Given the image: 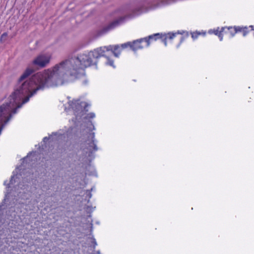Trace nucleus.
<instances>
[{
  "label": "nucleus",
  "mask_w": 254,
  "mask_h": 254,
  "mask_svg": "<svg viewBox=\"0 0 254 254\" xmlns=\"http://www.w3.org/2000/svg\"><path fill=\"white\" fill-rule=\"evenodd\" d=\"M129 44L100 47L88 53L79 55L77 57L64 60L53 67L38 72L29 80L26 78L34 72L27 68L20 77V101L22 104L28 101L37 91L46 87L62 85L76 78L84 75V69L96 65L98 59L105 56L107 51H111L115 57L119 58L122 51L128 48Z\"/></svg>",
  "instance_id": "1"
},
{
  "label": "nucleus",
  "mask_w": 254,
  "mask_h": 254,
  "mask_svg": "<svg viewBox=\"0 0 254 254\" xmlns=\"http://www.w3.org/2000/svg\"><path fill=\"white\" fill-rule=\"evenodd\" d=\"M164 36H160L159 33L149 36L147 37L141 38L133 41V42H127L129 44L128 48H130L133 52H136L137 50L147 47L150 43L158 39L159 38H164Z\"/></svg>",
  "instance_id": "2"
},
{
  "label": "nucleus",
  "mask_w": 254,
  "mask_h": 254,
  "mask_svg": "<svg viewBox=\"0 0 254 254\" xmlns=\"http://www.w3.org/2000/svg\"><path fill=\"white\" fill-rule=\"evenodd\" d=\"M141 12L142 11H141L140 8H137L133 11L132 14L128 15L125 17H121L105 26L102 32H107L108 31L113 30L115 27L118 26L120 24L123 23L125 19L127 18H132L134 16L140 14Z\"/></svg>",
  "instance_id": "3"
},
{
  "label": "nucleus",
  "mask_w": 254,
  "mask_h": 254,
  "mask_svg": "<svg viewBox=\"0 0 254 254\" xmlns=\"http://www.w3.org/2000/svg\"><path fill=\"white\" fill-rule=\"evenodd\" d=\"M227 29V30H234L235 32H248V31H252L254 30V28L253 26H250L249 27L247 26L245 27H239V26H235L233 27H222L221 29H219V28L218 27L216 29L210 30L208 32H224V30Z\"/></svg>",
  "instance_id": "4"
},
{
  "label": "nucleus",
  "mask_w": 254,
  "mask_h": 254,
  "mask_svg": "<svg viewBox=\"0 0 254 254\" xmlns=\"http://www.w3.org/2000/svg\"><path fill=\"white\" fill-rule=\"evenodd\" d=\"M51 56L49 54H42L38 56L33 61V64L40 67L46 66L50 62Z\"/></svg>",
  "instance_id": "5"
},
{
  "label": "nucleus",
  "mask_w": 254,
  "mask_h": 254,
  "mask_svg": "<svg viewBox=\"0 0 254 254\" xmlns=\"http://www.w3.org/2000/svg\"><path fill=\"white\" fill-rule=\"evenodd\" d=\"M69 105L71 108H72L76 113L78 112H83L85 109L86 103L84 102H80L78 100H74L70 101L69 102Z\"/></svg>",
  "instance_id": "6"
},
{
  "label": "nucleus",
  "mask_w": 254,
  "mask_h": 254,
  "mask_svg": "<svg viewBox=\"0 0 254 254\" xmlns=\"http://www.w3.org/2000/svg\"><path fill=\"white\" fill-rule=\"evenodd\" d=\"M89 135L91 138V141H88L89 142L87 143L89 144L88 149L90 151H96L98 148L96 145L94 143V140H93V138H94V133H90Z\"/></svg>",
  "instance_id": "7"
},
{
  "label": "nucleus",
  "mask_w": 254,
  "mask_h": 254,
  "mask_svg": "<svg viewBox=\"0 0 254 254\" xmlns=\"http://www.w3.org/2000/svg\"><path fill=\"white\" fill-rule=\"evenodd\" d=\"M177 32L174 33H165L164 34H160V36H164L165 35V36L164 37V38H159L158 39H160L162 41H163L164 43V44L165 46L167 45V38H169V39H173L175 36V34H177Z\"/></svg>",
  "instance_id": "8"
},
{
  "label": "nucleus",
  "mask_w": 254,
  "mask_h": 254,
  "mask_svg": "<svg viewBox=\"0 0 254 254\" xmlns=\"http://www.w3.org/2000/svg\"><path fill=\"white\" fill-rule=\"evenodd\" d=\"M105 59H106L105 64L106 65H110L113 67H115V66L114 65V62L113 59H112L108 57H106Z\"/></svg>",
  "instance_id": "9"
},
{
  "label": "nucleus",
  "mask_w": 254,
  "mask_h": 254,
  "mask_svg": "<svg viewBox=\"0 0 254 254\" xmlns=\"http://www.w3.org/2000/svg\"><path fill=\"white\" fill-rule=\"evenodd\" d=\"M189 34H190V35H191L193 40H195L200 35H202L203 36H204L205 33H187V35L188 36L189 35Z\"/></svg>",
  "instance_id": "10"
},
{
  "label": "nucleus",
  "mask_w": 254,
  "mask_h": 254,
  "mask_svg": "<svg viewBox=\"0 0 254 254\" xmlns=\"http://www.w3.org/2000/svg\"><path fill=\"white\" fill-rule=\"evenodd\" d=\"M95 116V114L93 113H90L88 114L87 115V116H86L85 117H84V118H86V119H91V118H94Z\"/></svg>",
  "instance_id": "11"
},
{
  "label": "nucleus",
  "mask_w": 254,
  "mask_h": 254,
  "mask_svg": "<svg viewBox=\"0 0 254 254\" xmlns=\"http://www.w3.org/2000/svg\"><path fill=\"white\" fill-rule=\"evenodd\" d=\"M213 33L215 35L219 37L220 41H222V39H223L222 33L217 32V33Z\"/></svg>",
  "instance_id": "12"
},
{
  "label": "nucleus",
  "mask_w": 254,
  "mask_h": 254,
  "mask_svg": "<svg viewBox=\"0 0 254 254\" xmlns=\"http://www.w3.org/2000/svg\"><path fill=\"white\" fill-rule=\"evenodd\" d=\"M7 36V33H3V34L1 36L0 40L2 41L3 39H4Z\"/></svg>",
  "instance_id": "13"
},
{
  "label": "nucleus",
  "mask_w": 254,
  "mask_h": 254,
  "mask_svg": "<svg viewBox=\"0 0 254 254\" xmlns=\"http://www.w3.org/2000/svg\"><path fill=\"white\" fill-rule=\"evenodd\" d=\"M13 178H14V177H11V180H10V181L9 185H12V183H12V180H13Z\"/></svg>",
  "instance_id": "14"
},
{
  "label": "nucleus",
  "mask_w": 254,
  "mask_h": 254,
  "mask_svg": "<svg viewBox=\"0 0 254 254\" xmlns=\"http://www.w3.org/2000/svg\"><path fill=\"white\" fill-rule=\"evenodd\" d=\"M93 243L94 244V247H95L96 245H97V243H96V242L95 241V239H94V240H93Z\"/></svg>",
  "instance_id": "15"
},
{
  "label": "nucleus",
  "mask_w": 254,
  "mask_h": 254,
  "mask_svg": "<svg viewBox=\"0 0 254 254\" xmlns=\"http://www.w3.org/2000/svg\"><path fill=\"white\" fill-rule=\"evenodd\" d=\"M87 192H89V194H88V195H89V198H91V196H92V194H91V193L89 191V190H87Z\"/></svg>",
  "instance_id": "16"
},
{
  "label": "nucleus",
  "mask_w": 254,
  "mask_h": 254,
  "mask_svg": "<svg viewBox=\"0 0 254 254\" xmlns=\"http://www.w3.org/2000/svg\"><path fill=\"white\" fill-rule=\"evenodd\" d=\"M246 33H243V36H246Z\"/></svg>",
  "instance_id": "17"
},
{
  "label": "nucleus",
  "mask_w": 254,
  "mask_h": 254,
  "mask_svg": "<svg viewBox=\"0 0 254 254\" xmlns=\"http://www.w3.org/2000/svg\"><path fill=\"white\" fill-rule=\"evenodd\" d=\"M234 36V33H232L231 34V37H233Z\"/></svg>",
  "instance_id": "18"
},
{
  "label": "nucleus",
  "mask_w": 254,
  "mask_h": 254,
  "mask_svg": "<svg viewBox=\"0 0 254 254\" xmlns=\"http://www.w3.org/2000/svg\"><path fill=\"white\" fill-rule=\"evenodd\" d=\"M4 185H6V182H5L4 183Z\"/></svg>",
  "instance_id": "19"
}]
</instances>
